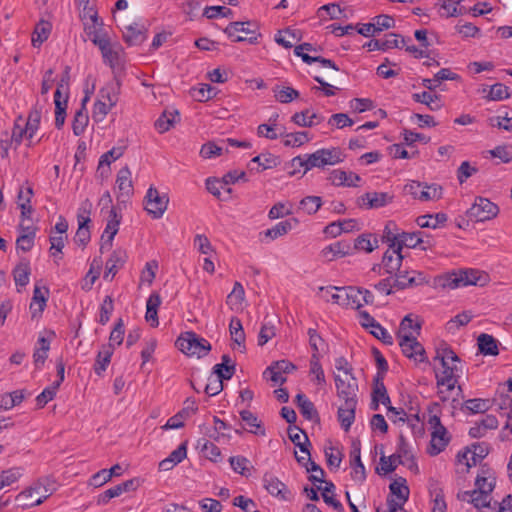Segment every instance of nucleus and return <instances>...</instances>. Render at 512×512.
<instances>
[{
	"mask_svg": "<svg viewBox=\"0 0 512 512\" xmlns=\"http://www.w3.org/2000/svg\"><path fill=\"white\" fill-rule=\"evenodd\" d=\"M48 293L49 291L47 288H45L44 291H42L40 287L35 286L33 291V297L30 303L32 318L41 315L42 312L44 311Z\"/></svg>",
	"mask_w": 512,
	"mask_h": 512,
	"instance_id": "obj_30",
	"label": "nucleus"
},
{
	"mask_svg": "<svg viewBox=\"0 0 512 512\" xmlns=\"http://www.w3.org/2000/svg\"><path fill=\"white\" fill-rule=\"evenodd\" d=\"M394 195L388 192H367L358 199L360 207L378 209L392 203Z\"/></svg>",
	"mask_w": 512,
	"mask_h": 512,
	"instance_id": "obj_14",
	"label": "nucleus"
},
{
	"mask_svg": "<svg viewBox=\"0 0 512 512\" xmlns=\"http://www.w3.org/2000/svg\"><path fill=\"white\" fill-rule=\"evenodd\" d=\"M180 122V114L177 110H164L154 123L155 128H169Z\"/></svg>",
	"mask_w": 512,
	"mask_h": 512,
	"instance_id": "obj_47",
	"label": "nucleus"
},
{
	"mask_svg": "<svg viewBox=\"0 0 512 512\" xmlns=\"http://www.w3.org/2000/svg\"><path fill=\"white\" fill-rule=\"evenodd\" d=\"M322 205V199L319 196H306L299 204V208L307 214H315Z\"/></svg>",
	"mask_w": 512,
	"mask_h": 512,
	"instance_id": "obj_58",
	"label": "nucleus"
},
{
	"mask_svg": "<svg viewBox=\"0 0 512 512\" xmlns=\"http://www.w3.org/2000/svg\"><path fill=\"white\" fill-rule=\"evenodd\" d=\"M30 273L31 269L29 262H20L13 270L15 284L22 287L26 286L29 283Z\"/></svg>",
	"mask_w": 512,
	"mask_h": 512,
	"instance_id": "obj_48",
	"label": "nucleus"
},
{
	"mask_svg": "<svg viewBox=\"0 0 512 512\" xmlns=\"http://www.w3.org/2000/svg\"><path fill=\"white\" fill-rule=\"evenodd\" d=\"M447 215L445 213H437L435 215H422L416 220L417 224L421 228H432L436 229L443 225L447 221Z\"/></svg>",
	"mask_w": 512,
	"mask_h": 512,
	"instance_id": "obj_44",
	"label": "nucleus"
},
{
	"mask_svg": "<svg viewBox=\"0 0 512 512\" xmlns=\"http://www.w3.org/2000/svg\"><path fill=\"white\" fill-rule=\"evenodd\" d=\"M371 396L376 397V399H378V401L387 408L388 406H391L390 397L383 382V376L379 373H377L374 378V385Z\"/></svg>",
	"mask_w": 512,
	"mask_h": 512,
	"instance_id": "obj_40",
	"label": "nucleus"
},
{
	"mask_svg": "<svg viewBox=\"0 0 512 512\" xmlns=\"http://www.w3.org/2000/svg\"><path fill=\"white\" fill-rule=\"evenodd\" d=\"M420 330V323L414 322L411 315H406L400 323L397 337L398 339L404 338L405 335H409V332H413V335L417 336L420 334Z\"/></svg>",
	"mask_w": 512,
	"mask_h": 512,
	"instance_id": "obj_50",
	"label": "nucleus"
},
{
	"mask_svg": "<svg viewBox=\"0 0 512 512\" xmlns=\"http://www.w3.org/2000/svg\"><path fill=\"white\" fill-rule=\"evenodd\" d=\"M490 408L489 400L486 399H469L465 401L463 410H467L472 414L484 413Z\"/></svg>",
	"mask_w": 512,
	"mask_h": 512,
	"instance_id": "obj_59",
	"label": "nucleus"
},
{
	"mask_svg": "<svg viewBox=\"0 0 512 512\" xmlns=\"http://www.w3.org/2000/svg\"><path fill=\"white\" fill-rule=\"evenodd\" d=\"M291 119L295 125L313 127L322 125L324 123L325 117L310 110H305L294 114Z\"/></svg>",
	"mask_w": 512,
	"mask_h": 512,
	"instance_id": "obj_26",
	"label": "nucleus"
},
{
	"mask_svg": "<svg viewBox=\"0 0 512 512\" xmlns=\"http://www.w3.org/2000/svg\"><path fill=\"white\" fill-rule=\"evenodd\" d=\"M274 96L280 103H290L299 97V92L291 87L277 86L274 89Z\"/></svg>",
	"mask_w": 512,
	"mask_h": 512,
	"instance_id": "obj_57",
	"label": "nucleus"
},
{
	"mask_svg": "<svg viewBox=\"0 0 512 512\" xmlns=\"http://www.w3.org/2000/svg\"><path fill=\"white\" fill-rule=\"evenodd\" d=\"M399 345L403 354L413 359L415 362H425L427 360L425 349L422 344L417 341V336L413 335V332H409V335H405L404 338L399 339Z\"/></svg>",
	"mask_w": 512,
	"mask_h": 512,
	"instance_id": "obj_13",
	"label": "nucleus"
},
{
	"mask_svg": "<svg viewBox=\"0 0 512 512\" xmlns=\"http://www.w3.org/2000/svg\"><path fill=\"white\" fill-rule=\"evenodd\" d=\"M499 213L498 206L489 199L478 196L472 206L466 211L471 221L484 222L493 219Z\"/></svg>",
	"mask_w": 512,
	"mask_h": 512,
	"instance_id": "obj_6",
	"label": "nucleus"
},
{
	"mask_svg": "<svg viewBox=\"0 0 512 512\" xmlns=\"http://www.w3.org/2000/svg\"><path fill=\"white\" fill-rule=\"evenodd\" d=\"M169 197L167 194H160L159 191L150 186L144 197V209L153 219H160L167 210Z\"/></svg>",
	"mask_w": 512,
	"mask_h": 512,
	"instance_id": "obj_9",
	"label": "nucleus"
},
{
	"mask_svg": "<svg viewBox=\"0 0 512 512\" xmlns=\"http://www.w3.org/2000/svg\"><path fill=\"white\" fill-rule=\"evenodd\" d=\"M403 191L406 195H410L414 199L426 201V197H424L425 185L418 181H410L404 186Z\"/></svg>",
	"mask_w": 512,
	"mask_h": 512,
	"instance_id": "obj_61",
	"label": "nucleus"
},
{
	"mask_svg": "<svg viewBox=\"0 0 512 512\" xmlns=\"http://www.w3.org/2000/svg\"><path fill=\"white\" fill-rule=\"evenodd\" d=\"M310 374L314 376L313 381H315L317 385L323 386L326 384L324 370L320 364V356H311Z\"/></svg>",
	"mask_w": 512,
	"mask_h": 512,
	"instance_id": "obj_54",
	"label": "nucleus"
},
{
	"mask_svg": "<svg viewBox=\"0 0 512 512\" xmlns=\"http://www.w3.org/2000/svg\"><path fill=\"white\" fill-rule=\"evenodd\" d=\"M229 330L232 341L239 346L240 351H245V333L239 318L232 317L229 324Z\"/></svg>",
	"mask_w": 512,
	"mask_h": 512,
	"instance_id": "obj_38",
	"label": "nucleus"
},
{
	"mask_svg": "<svg viewBox=\"0 0 512 512\" xmlns=\"http://www.w3.org/2000/svg\"><path fill=\"white\" fill-rule=\"evenodd\" d=\"M296 404L300 410V413L304 418L310 421L319 423V413L315 408V405L310 401L307 396L303 393H298L295 397Z\"/></svg>",
	"mask_w": 512,
	"mask_h": 512,
	"instance_id": "obj_25",
	"label": "nucleus"
},
{
	"mask_svg": "<svg viewBox=\"0 0 512 512\" xmlns=\"http://www.w3.org/2000/svg\"><path fill=\"white\" fill-rule=\"evenodd\" d=\"M89 101V95L86 94L82 99L81 108L76 111L73 119L72 128H85L89 122L86 103Z\"/></svg>",
	"mask_w": 512,
	"mask_h": 512,
	"instance_id": "obj_55",
	"label": "nucleus"
},
{
	"mask_svg": "<svg viewBox=\"0 0 512 512\" xmlns=\"http://www.w3.org/2000/svg\"><path fill=\"white\" fill-rule=\"evenodd\" d=\"M242 421L249 427L247 430L255 435L265 436L266 430L258 417L249 410H242L240 412Z\"/></svg>",
	"mask_w": 512,
	"mask_h": 512,
	"instance_id": "obj_35",
	"label": "nucleus"
},
{
	"mask_svg": "<svg viewBox=\"0 0 512 512\" xmlns=\"http://www.w3.org/2000/svg\"><path fill=\"white\" fill-rule=\"evenodd\" d=\"M125 334L124 322L121 318L117 320L113 330L109 336V343L107 345H103V347H111L112 351L116 346H120L123 343Z\"/></svg>",
	"mask_w": 512,
	"mask_h": 512,
	"instance_id": "obj_51",
	"label": "nucleus"
},
{
	"mask_svg": "<svg viewBox=\"0 0 512 512\" xmlns=\"http://www.w3.org/2000/svg\"><path fill=\"white\" fill-rule=\"evenodd\" d=\"M176 347L188 356L201 358L211 351V344L193 331L181 333L176 340Z\"/></svg>",
	"mask_w": 512,
	"mask_h": 512,
	"instance_id": "obj_4",
	"label": "nucleus"
},
{
	"mask_svg": "<svg viewBox=\"0 0 512 512\" xmlns=\"http://www.w3.org/2000/svg\"><path fill=\"white\" fill-rule=\"evenodd\" d=\"M475 486V490L490 494L495 488V477L493 473L488 468H481V473L476 477Z\"/></svg>",
	"mask_w": 512,
	"mask_h": 512,
	"instance_id": "obj_31",
	"label": "nucleus"
},
{
	"mask_svg": "<svg viewBox=\"0 0 512 512\" xmlns=\"http://www.w3.org/2000/svg\"><path fill=\"white\" fill-rule=\"evenodd\" d=\"M63 84H58V87L54 93V104H55V125L61 127L64 125L66 118V108L68 95L62 98L61 88Z\"/></svg>",
	"mask_w": 512,
	"mask_h": 512,
	"instance_id": "obj_28",
	"label": "nucleus"
},
{
	"mask_svg": "<svg viewBox=\"0 0 512 512\" xmlns=\"http://www.w3.org/2000/svg\"><path fill=\"white\" fill-rule=\"evenodd\" d=\"M289 439L299 447L302 453L309 455V446L311 445L309 438L303 430L298 427L289 428L288 430Z\"/></svg>",
	"mask_w": 512,
	"mask_h": 512,
	"instance_id": "obj_39",
	"label": "nucleus"
},
{
	"mask_svg": "<svg viewBox=\"0 0 512 512\" xmlns=\"http://www.w3.org/2000/svg\"><path fill=\"white\" fill-rule=\"evenodd\" d=\"M434 360L440 361L442 366V372L436 374L437 386H445L447 391L453 390L458 382L459 372H462L460 358L445 344L437 348Z\"/></svg>",
	"mask_w": 512,
	"mask_h": 512,
	"instance_id": "obj_1",
	"label": "nucleus"
},
{
	"mask_svg": "<svg viewBox=\"0 0 512 512\" xmlns=\"http://www.w3.org/2000/svg\"><path fill=\"white\" fill-rule=\"evenodd\" d=\"M329 180L335 186L357 187L361 177L354 172L335 169L330 173Z\"/></svg>",
	"mask_w": 512,
	"mask_h": 512,
	"instance_id": "obj_23",
	"label": "nucleus"
},
{
	"mask_svg": "<svg viewBox=\"0 0 512 512\" xmlns=\"http://www.w3.org/2000/svg\"><path fill=\"white\" fill-rule=\"evenodd\" d=\"M477 342L482 354L492 356L499 354L498 341L492 335L482 333L478 336Z\"/></svg>",
	"mask_w": 512,
	"mask_h": 512,
	"instance_id": "obj_36",
	"label": "nucleus"
},
{
	"mask_svg": "<svg viewBox=\"0 0 512 512\" xmlns=\"http://www.w3.org/2000/svg\"><path fill=\"white\" fill-rule=\"evenodd\" d=\"M401 232L394 221H388L383 230L382 242L387 243L389 248L396 247Z\"/></svg>",
	"mask_w": 512,
	"mask_h": 512,
	"instance_id": "obj_42",
	"label": "nucleus"
},
{
	"mask_svg": "<svg viewBox=\"0 0 512 512\" xmlns=\"http://www.w3.org/2000/svg\"><path fill=\"white\" fill-rule=\"evenodd\" d=\"M337 397L348 405L358 403V383L354 375H334Z\"/></svg>",
	"mask_w": 512,
	"mask_h": 512,
	"instance_id": "obj_7",
	"label": "nucleus"
},
{
	"mask_svg": "<svg viewBox=\"0 0 512 512\" xmlns=\"http://www.w3.org/2000/svg\"><path fill=\"white\" fill-rule=\"evenodd\" d=\"M245 298V291L240 282H235L231 293L227 296L226 303L233 309H239Z\"/></svg>",
	"mask_w": 512,
	"mask_h": 512,
	"instance_id": "obj_49",
	"label": "nucleus"
},
{
	"mask_svg": "<svg viewBox=\"0 0 512 512\" xmlns=\"http://www.w3.org/2000/svg\"><path fill=\"white\" fill-rule=\"evenodd\" d=\"M422 232H401V236L398 239V243L396 248L399 247V251L402 252L404 247L407 248H416L421 243H423V239L421 238Z\"/></svg>",
	"mask_w": 512,
	"mask_h": 512,
	"instance_id": "obj_43",
	"label": "nucleus"
},
{
	"mask_svg": "<svg viewBox=\"0 0 512 512\" xmlns=\"http://www.w3.org/2000/svg\"><path fill=\"white\" fill-rule=\"evenodd\" d=\"M352 248L353 252L355 250H361L365 251L366 253H371L373 250L378 248V239L371 233L362 234L355 239Z\"/></svg>",
	"mask_w": 512,
	"mask_h": 512,
	"instance_id": "obj_37",
	"label": "nucleus"
},
{
	"mask_svg": "<svg viewBox=\"0 0 512 512\" xmlns=\"http://www.w3.org/2000/svg\"><path fill=\"white\" fill-rule=\"evenodd\" d=\"M428 423L432 429L429 453L435 456L446 448L449 444L450 436L438 416H430Z\"/></svg>",
	"mask_w": 512,
	"mask_h": 512,
	"instance_id": "obj_8",
	"label": "nucleus"
},
{
	"mask_svg": "<svg viewBox=\"0 0 512 512\" xmlns=\"http://www.w3.org/2000/svg\"><path fill=\"white\" fill-rule=\"evenodd\" d=\"M263 486L267 490V492L281 500H288L290 491L287 486L274 474L270 472H266L263 475Z\"/></svg>",
	"mask_w": 512,
	"mask_h": 512,
	"instance_id": "obj_15",
	"label": "nucleus"
},
{
	"mask_svg": "<svg viewBox=\"0 0 512 512\" xmlns=\"http://www.w3.org/2000/svg\"><path fill=\"white\" fill-rule=\"evenodd\" d=\"M393 455L398 464L405 465L410 470H417V463L403 435H400L396 452Z\"/></svg>",
	"mask_w": 512,
	"mask_h": 512,
	"instance_id": "obj_21",
	"label": "nucleus"
},
{
	"mask_svg": "<svg viewBox=\"0 0 512 512\" xmlns=\"http://www.w3.org/2000/svg\"><path fill=\"white\" fill-rule=\"evenodd\" d=\"M404 256L399 251V247L388 248L382 257V266L387 274H395L400 270Z\"/></svg>",
	"mask_w": 512,
	"mask_h": 512,
	"instance_id": "obj_19",
	"label": "nucleus"
},
{
	"mask_svg": "<svg viewBox=\"0 0 512 512\" xmlns=\"http://www.w3.org/2000/svg\"><path fill=\"white\" fill-rule=\"evenodd\" d=\"M357 403L348 405L343 403L339 406L337 412V418L340 423L341 428L347 432L351 428L354 420H355V411H356Z\"/></svg>",
	"mask_w": 512,
	"mask_h": 512,
	"instance_id": "obj_29",
	"label": "nucleus"
},
{
	"mask_svg": "<svg viewBox=\"0 0 512 512\" xmlns=\"http://www.w3.org/2000/svg\"><path fill=\"white\" fill-rule=\"evenodd\" d=\"M325 482V487L322 492L323 500L326 504L332 506L335 510L341 512L343 511V506L337 499L332 495L335 490V485L332 482Z\"/></svg>",
	"mask_w": 512,
	"mask_h": 512,
	"instance_id": "obj_60",
	"label": "nucleus"
},
{
	"mask_svg": "<svg viewBox=\"0 0 512 512\" xmlns=\"http://www.w3.org/2000/svg\"><path fill=\"white\" fill-rule=\"evenodd\" d=\"M59 383H53L51 386L46 387L37 397L36 403L38 408H43L49 401L53 400L56 396Z\"/></svg>",
	"mask_w": 512,
	"mask_h": 512,
	"instance_id": "obj_63",
	"label": "nucleus"
},
{
	"mask_svg": "<svg viewBox=\"0 0 512 512\" xmlns=\"http://www.w3.org/2000/svg\"><path fill=\"white\" fill-rule=\"evenodd\" d=\"M113 352L114 351H112L111 347L102 346V349L97 354L94 364V371L97 375H102V373L106 370L107 366L111 361Z\"/></svg>",
	"mask_w": 512,
	"mask_h": 512,
	"instance_id": "obj_45",
	"label": "nucleus"
},
{
	"mask_svg": "<svg viewBox=\"0 0 512 512\" xmlns=\"http://www.w3.org/2000/svg\"><path fill=\"white\" fill-rule=\"evenodd\" d=\"M258 25L252 21L231 22L224 32L233 42L247 41L250 44H257L261 34L257 32Z\"/></svg>",
	"mask_w": 512,
	"mask_h": 512,
	"instance_id": "obj_5",
	"label": "nucleus"
},
{
	"mask_svg": "<svg viewBox=\"0 0 512 512\" xmlns=\"http://www.w3.org/2000/svg\"><path fill=\"white\" fill-rule=\"evenodd\" d=\"M303 49H298V46L294 48V54L298 57H301L302 61L306 64H312L314 62L320 63L323 67L332 68L335 71H339V67L335 64L334 61L330 59H326L321 56H311L307 53L303 52Z\"/></svg>",
	"mask_w": 512,
	"mask_h": 512,
	"instance_id": "obj_41",
	"label": "nucleus"
},
{
	"mask_svg": "<svg viewBox=\"0 0 512 512\" xmlns=\"http://www.w3.org/2000/svg\"><path fill=\"white\" fill-rule=\"evenodd\" d=\"M55 491V483L50 478H40L30 487L20 492L16 501L23 509L41 505Z\"/></svg>",
	"mask_w": 512,
	"mask_h": 512,
	"instance_id": "obj_2",
	"label": "nucleus"
},
{
	"mask_svg": "<svg viewBox=\"0 0 512 512\" xmlns=\"http://www.w3.org/2000/svg\"><path fill=\"white\" fill-rule=\"evenodd\" d=\"M37 343L39 346L35 349L33 353V359L36 368L40 369L44 365L45 360L47 359V353L50 349V342L45 337H40Z\"/></svg>",
	"mask_w": 512,
	"mask_h": 512,
	"instance_id": "obj_46",
	"label": "nucleus"
},
{
	"mask_svg": "<svg viewBox=\"0 0 512 512\" xmlns=\"http://www.w3.org/2000/svg\"><path fill=\"white\" fill-rule=\"evenodd\" d=\"M109 220L107 222L104 233L101 236L103 243L101 244L100 251L109 250L112 247L113 239L119 230L121 216H119L114 208L109 212Z\"/></svg>",
	"mask_w": 512,
	"mask_h": 512,
	"instance_id": "obj_16",
	"label": "nucleus"
},
{
	"mask_svg": "<svg viewBox=\"0 0 512 512\" xmlns=\"http://www.w3.org/2000/svg\"><path fill=\"white\" fill-rule=\"evenodd\" d=\"M413 98L416 102L427 105L431 110H437L441 107L440 97L427 91L414 94Z\"/></svg>",
	"mask_w": 512,
	"mask_h": 512,
	"instance_id": "obj_56",
	"label": "nucleus"
},
{
	"mask_svg": "<svg viewBox=\"0 0 512 512\" xmlns=\"http://www.w3.org/2000/svg\"><path fill=\"white\" fill-rule=\"evenodd\" d=\"M295 458L297 460V462L306 468V470L308 472H319V476L318 475H310L309 476V480L313 483L315 482H324V470L318 465L316 464L314 461L311 460V457H310V454L306 456H298L297 453L295 452Z\"/></svg>",
	"mask_w": 512,
	"mask_h": 512,
	"instance_id": "obj_32",
	"label": "nucleus"
},
{
	"mask_svg": "<svg viewBox=\"0 0 512 512\" xmlns=\"http://www.w3.org/2000/svg\"><path fill=\"white\" fill-rule=\"evenodd\" d=\"M322 256L328 261L353 254V248L348 241H337L322 250Z\"/></svg>",
	"mask_w": 512,
	"mask_h": 512,
	"instance_id": "obj_22",
	"label": "nucleus"
},
{
	"mask_svg": "<svg viewBox=\"0 0 512 512\" xmlns=\"http://www.w3.org/2000/svg\"><path fill=\"white\" fill-rule=\"evenodd\" d=\"M160 304L161 298L157 293H152L147 299L145 318L147 322H150L152 327L159 325L157 311Z\"/></svg>",
	"mask_w": 512,
	"mask_h": 512,
	"instance_id": "obj_34",
	"label": "nucleus"
},
{
	"mask_svg": "<svg viewBox=\"0 0 512 512\" xmlns=\"http://www.w3.org/2000/svg\"><path fill=\"white\" fill-rule=\"evenodd\" d=\"M146 38L147 35L145 27L138 23L127 25L123 30V39L130 46L140 45L146 40Z\"/></svg>",
	"mask_w": 512,
	"mask_h": 512,
	"instance_id": "obj_24",
	"label": "nucleus"
},
{
	"mask_svg": "<svg viewBox=\"0 0 512 512\" xmlns=\"http://www.w3.org/2000/svg\"><path fill=\"white\" fill-rule=\"evenodd\" d=\"M116 184L120 192L118 199L122 198V201H125V199H129L133 195L131 171L128 166L122 167L118 171Z\"/></svg>",
	"mask_w": 512,
	"mask_h": 512,
	"instance_id": "obj_20",
	"label": "nucleus"
},
{
	"mask_svg": "<svg viewBox=\"0 0 512 512\" xmlns=\"http://www.w3.org/2000/svg\"><path fill=\"white\" fill-rule=\"evenodd\" d=\"M51 32V24L48 21L41 20L35 27L34 35L32 37V44L34 47L40 46L45 40L48 39Z\"/></svg>",
	"mask_w": 512,
	"mask_h": 512,
	"instance_id": "obj_52",
	"label": "nucleus"
},
{
	"mask_svg": "<svg viewBox=\"0 0 512 512\" xmlns=\"http://www.w3.org/2000/svg\"><path fill=\"white\" fill-rule=\"evenodd\" d=\"M497 427V418L494 415H486L481 421L476 422L474 426L469 429V435L472 438H481L488 430L496 429Z\"/></svg>",
	"mask_w": 512,
	"mask_h": 512,
	"instance_id": "obj_27",
	"label": "nucleus"
},
{
	"mask_svg": "<svg viewBox=\"0 0 512 512\" xmlns=\"http://www.w3.org/2000/svg\"><path fill=\"white\" fill-rule=\"evenodd\" d=\"M231 468L242 476L249 475L248 464L250 461L244 456H232L229 458Z\"/></svg>",
	"mask_w": 512,
	"mask_h": 512,
	"instance_id": "obj_62",
	"label": "nucleus"
},
{
	"mask_svg": "<svg viewBox=\"0 0 512 512\" xmlns=\"http://www.w3.org/2000/svg\"><path fill=\"white\" fill-rule=\"evenodd\" d=\"M429 279L420 271L416 270H399L395 273L394 287L398 290H404L416 286L427 284Z\"/></svg>",
	"mask_w": 512,
	"mask_h": 512,
	"instance_id": "obj_12",
	"label": "nucleus"
},
{
	"mask_svg": "<svg viewBox=\"0 0 512 512\" xmlns=\"http://www.w3.org/2000/svg\"><path fill=\"white\" fill-rule=\"evenodd\" d=\"M127 253L123 249H116L113 251L109 259L106 261L104 279L112 280L127 261Z\"/></svg>",
	"mask_w": 512,
	"mask_h": 512,
	"instance_id": "obj_17",
	"label": "nucleus"
},
{
	"mask_svg": "<svg viewBox=\"0 0 512 512\" xmlns=\"http://www.w3.org/2000/svg\"><path fill=\"white\" fill-rule=\"evenodd\" d=\"M311 138L305 131L280 133L281 142L286 147H300L309 142Z\"/></svg>",
	"mask_w": 512,
	"mask_h": 512,
	"instance_id": "obj_33",
	"label": "nucleus"
},
{
	"mask_svg": "<svg viewBox=\"0 0 512 512\" xmlns=\"http://www.w3.org/2000/svg\"><path fill=\"white\" fill-rule=\"evenodd\" d=\"M345 154L338 147L328 149H318L312 154L308 155V166L323 168L327 165H336L343 162Z\"/></svg>",
	"mask_w": 512,
	"mask_h": 512,
	"instance_id": "obj_10",
	"label": "nucleus"
},
{
	"mask_svg": "<svg viewBox=\"0 0 512 512\" xmlns=\"http://www.w3.org/2000/svg\"><path fill=\"white\" fill-rule=\"evenodd\" d=\"M389 489L391 494L397 497L398 501L406 503L409 498V488L406 485V480L404 478H400L399 480L392 482Z\"/></svg>",
	"mask_w": 512,
	"mask_h": 512,
	"instance_id": "obj_53",
	"label": "nucleus"
},
{
	"mask_svg": "<svg viewBox=\"0 0 512 512\" xmlns=\"http://www.w3.org/2000/svg\"><path fill=\"white\" fill-rule=\"evenodd\" d=\"M489 154L494 158H499L502 163H509L512 161V146L511 145H499L494 149L488 151Z\"/></svg>",
	"mask_w": 512,
	"mask_h": 512,
	"instance_id": "obj_64",
	"label": "nucleus"
},
{
	"mask_svg": "<svg viewBox=\"0 0 512 512\" xmlns=\"http://www.w3.org/2000/svg\"><path fill=\"white\" fill-rule=\"evenodd\" d=\"M92 204L89 200H85L77 213L78 229L75 234V242L79 245L85 246L90 240V230L88 224L90 223V209Z\"/></svg>",
	"mask_w": 512,
	"mask_h": 512,
	"instance_id": "obj_11",
	"label": "nucleus"
},
{
	"mask_svg": "<svg viewBox=\"0 0 512 512\" xmlns=\"http://www.w3.org/2000/svg\"><path fill=\"white\" fill-rule=\"evenodd\" d=\"M489 281V275L478 269H459L443 275L440 285L443 288L456 289L468 285L484 286Z\"/></svg>",
	"mask_w": 512,
	"mask_h": 512,
	"instance_id": "obj_3",
	"label": "nucleus"
},
{
	"mask_svg": "<svg viewBox=\"0 0 512 512\" xmlns=\"http://www.w3.org/2000/svg\"><path fill=\"white\" fill-rule=\"evenodd\" d=\"M457 498L460 501H466L473 504V506L479 510L482 508H492L490 494L482 491L474 489L472 491L459 492L457 494Z\"/></svg>",
	"mask_w": 512,
	"mask_h": 512,
	"instance_id": "obj_18",
	"label": "nucleus"
}]
</instances>
